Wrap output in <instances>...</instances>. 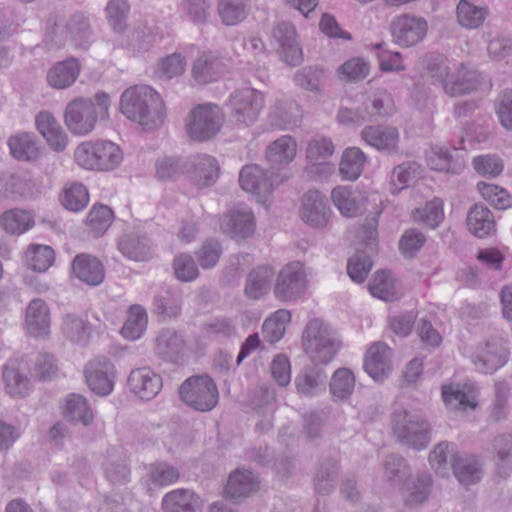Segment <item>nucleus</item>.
Segmentation results:
<instances>
[{
  "label": "nucleus",
  "mask_w": 512,
  "mask_h": 512,
  "mask_svg": "<svg viewBox=\"0 0 512 512\" xmlns=\"http://www.w3.org/2000/svg\"><path fill=\"white\" fill-rule=\"evenodd\" d=\"M120 110L131 121L153 129L164 119L165 104L154 89L147 85H137L123 92Z\"/></svg>",
  "instance_id": "obj_1"
},
{
  "label": "nucleus",
  "mask_w": 512,
  "mask_h": 512,
  "mask_svg": "<svg viewBox=\"0 0 512 512\" xmlns=\"http://www.w3.org/2000/svg\"><path fill=\"white\" fill-rule=\"evenodd\" d=\"M110 104V96L104 91L97 92L94 99H74L66 106L65 124L72 134L85 136L94 130L98 118L108 117Z\"/></svg>",
  "instance_id": "obj_2"
},
{
  "label": "nucleus",
  "mask_w": 512,
  "mask_h": 512,
  "mask_svg": "<svg viewBox=\"0 0 512 512\" xmlns=\"http://www.w3.org/2000/svg\"><path fill=\"white\" fill-rule=\"evenodd\" d=\"M302 343L305 353L314 364L327 365L341 348L337 332L323 320H310L303 332Z\"/></svg>",
  "instance_id": "obj_3"
},
{
  "label": "nucleus",
  "mask_w": 512,
  "mask_h": 512,
  "mask_svg": "<svg viewBox=\"0 0 512 512\" xmlns=\"http://www.w3.org/2000/svg\"><path fill=\"white\" fill-rule=\"evenodd\" d=\"M75 161L85 169L109 171L123 160L121 148L108 140L86 141L74 152Z\"/></svg>",
  "instance_id": "obj_4"
},
{
  "label": "nucleus",
  "mask_w": 512,
  "mask_h": 512,
  "mask_svg": "<svg viewBox=\"0 0 512 512\" xmlns=\"http://www.w3.org/2000/svg\"><path fill=\"white\" fill-rule=\"evenodd\" d=\"M428 70L439 81L444 92L450 97L470 94L479 84V74L465 64L452 69L443 61L429 63Z\"/></svg>",
  "instance_id": "obj_5"
},
{
  "label": "nucleus",
  "mask_w": 512,
  "mask_h": 512,
  "mask_svg": "<svg viewBox=\"0 0 512 512\" xmlns=\"http://www.w3.org/2000/svg\"><path fill=\"white\" fill-rule=\"evenodd\" d=\"M183 403L195 411H211L218 403L219 392L214 380L208 375L188 377L179 387Z\"/></svg>",
  "instance_id": "obj_6"
},
{
  "label": "nucleus",
  "mask_w": 512,
  "mask_h": 512,
  "mask_svg": "<svg viewBox=\"0 0 512 512\" xmlns=\"http://www.w3.org/2000/svg\"><path fill=\"white\" fill-rule=\"evenodd\" d=\"M393 430L398 440L416 450L424 449L431 440V428L420 414L402 410L393 414Z\"/></svg>",
  "instance_id": "obj_7"
},
{
  "label": "nucleus",
  "mask_w": 512,
  "mask_h": 512,
  "mask_svg": "<svg viewBox=\"0 0 512 512\" xmlns=\"http://www.w3.org/2000/svg\"><path fill=\"white\" fill-rule=\"evenodd\" d=\"M224 116L216 104L205 103L196 106L189 113L186 129L189 137L195 141H208L221 129Z\"/></svg>",
  "instance_id": "obj_8"
},
{
  "label": "nucleus",
  "mask_w": 512,
  "mask_h": 512,
  "mask_svg": "<svg viewBox=\"0 0 512 512\" xmlns=\"http://www.w3.org/2000/svg\"><path fill=\"white\" fill-rule=\"evenodd\" d=\"M308 280L304 265L293 261L278 272L274 287V297L281 302H295L302 298L307 290Z\"/></svg>",
  "instance_id": "obj_9"
},
{
  "label": "nucleus",
  "mask_w": 512,
  "mask_h": 512,
  "mask_svg": "<svg viewBox=\"0 0 512 512\" xmlns=\"http://www.w3.org/2000/svg\"><path fill=\"white\" fill-rule=\"evenodd\" d=\"M263 105L262 94L251 88L235 91L230 95L228 103L232 120L239 126L253 124L257 120Z\"/></svg>",
  "instance_id": "obj_10"
},
{
  "label": "nucleus",
  "mask_w": 512,
  "mask_h": 512,
  "mask_svg": "<svg viewBox=\"0 0 512 512\" xmlns=\"http://www.w3.org/2000/svg\"><path fill=\"white\" fill-rule=\"evenodd\" d=\"M428 23L422 17L403 14L391 22L393 41L402 47H412L420 43L426 36Z\"/></svg>",
  "instance_id": "obj_11"
},
{
  "label": "nucleus",
  "mask_w": 512,
  "mask_h": 512,
  "mask_svg": "<svg viewBox=\"0 0 512 512\" xmlns=\"http://www.w3.org/2000/svg\"><path fill=\"white\" fill-rule=\"evenodd\" d=\"M85 378L89 388L100 396L110 394L114 387L115 367L104 356H98L85 366Z\"/></svg>",
  "instance_id": "obj_12"
},
{
  "label": "nucleus",
  "mask_w": 512,
  "mask_h": 512,
  "mask_svg": "<svg viewBox=\"0 0 512 512\" xmlns=\"http://www.w3.org/2000/svg\"><path fill=\"white\" fill-rule=\"evenodd\" d=\"M272 39L278 44L283 61L291 66L302 62L303 54L296 39V29L289 22H279L272 29Z\"/></svg>",
  "instance_id": "obj_13"
},
{
  "label": "nucleus",
  "mask_w": 512,
  "mask_h": 512,
  "mask_svg": "<svg viewBox=\"0 0 512 512\" xmlns=\"http://www.w3.org/2000/svg\"><path fill=\"white\" fill-rule=\"evenodd\" d=\"M255 228L254 214L244 204H238L229 210L221 224V229L225 234L239 238L250 237L255 232Z\"/></svg>",
  "instance_id": "obj_14"
},
{
  "label": "nucleus",
  "mask_w": 512,
  "mask_h": 512,
  "mask_svg": "<svg viewBox=\"0 0 512 512\" xmlns=\"http://www.w3.org/2000/svg\"><path fill=\"white\" fill-rule=\"evenodd\" d=\"M392 351L384 342H375L368 348L364 369L376 382L384 381L392 371Z\"/></svg>",
  "instance_id": "obj_15"
},
{
  "label": "nucleus",
  "mask_w": 512,
  "mask_h": 512,
  "mask_svg": "<svg viewBox=\"0 0 512 512\" xmlns=\"http://www.w3.org/2000/svg\"><path fill=\"white\" fill-rule=\"evenodd\" d=\"M239 183L243 190L265 197L272 193L280 181L277 176L268 175L259 165L250 164L241 169Z\"/></svg>",
  "instance_id": "obj_16"
},
{
  "label": "nucleus",
  "mask_w": 512,
  "mask_h": 512,
  "mask_svg": "<svg viewBox=\"0 0 512 512\" xmlns=\"http://www.w3.org/2000/svg\"><path fill=\"white\" fill-rule=\"evenodd\" d=\"M90 36V26L83 17L71 19L65 27L57 26L51 33L52 41L56 47L64 46L69 39L71 44L81 49L88 48Z\"/></svg>",
  "instance_id": "obj_17"
},
{
  "label": "nucleus",
  "mask_w": 512,
  "mask_h": 512,
  "mask_svg": "<svg viewBox=\"0 0 512 512\" xmlns=\"http://www.w3.org/2000/svg\"><path fill=\"white\" fill-rule=\"evenodd\" d=\"M508 355L509 352L502 343L489 341L484 346L477 348L471 360L476 370L484 374H491L506 364Z\"/></svg>",
  "instance_id": "obj_18"
},
{
  "label": "nucleus",
  "mask_w": 512,
  "mask_h": 512,
  "mask_svg": "<svg viewBox=\"0 0 512 512\" xmlns=\"http://www.w3.org/2000/svg\"><path fill=\"white\" fill-rule=\"evenodd\" d=\"M260 486L258 476L249 469L238 468L231 472L225 489V497L234 501H240L255 493Z\"/></svg>",
  "instance_id": "obj_19"
},
{
  "label": "nucleus",
  "mask_w": 512,
  "mask_h": 512,
  "mask_svg": "<svg viewBox=\"0 0 512 512\" xmlns=\"http://www.w3.org/2000/svg\"><path fill=\"white\" fill-rule=\"evenodd\" d=\"M328 375L320 365L313 364L303 368L295 377L297 392L305 397L318 396L325 392Z\"/></svg>",
  "instance_id": "obj_20"
},
{
  "label": "nucleus",
  "mask_w": 512,
  "mask_h": 512,
  "mask_svg": "<svg viewBox=\"0 0 512 512\" xmlns=\"http://www.w3.org/2000/svg\"><path fill=\"white\" fill-rule=\"evenodd\" d=\"M131 391L143 400H151L162 388L161 377L148 367L132 370L128 377Z\"/></svg>",
  "instance_id": "obj_21"
},
{
  "label": "nucleus",
  "mask_w": 512,
  "mask_h": 512,
  "mask_svg": "<svg viewBox=\"0 0 512 512\" xmlns=\"http://www.w3.org/2000/svg\"><path fill=\"white\" fill-rule=\"evenodd\" d=\"M361 138L368 145L387 153L398 152L399 132L392 126H367Z\"/></svg>",
  "instance_id": "obj_22"
},
{
  "label": "nucleus",
  "mask_w": 512,
  "mask_h": 512,
  "mask_svg": "<svg viewBox=\"0 0 512 512\" xmlns=\"http://www.w3.org/2000/svg\"><path fill=\"white\" fill-rule=\"evenodd\" d=\"M73 274L90 286H98L105 278V268L102 262L90 254H79L72 262Z\"/></svg>",
  "instance_id": "obj_23"
},
{
  "label": "nucleus",
  "mask_w": 512,
  "mask_h": 512,
  "mask_svg": "<svg viewBox=\"0 0 512 512\" xmlns=\"http://www.w3.org/2000/svg\"><path fill=\"white\" fill-rule=\"evenodd\" d=\"M425 159L430 169L451 174H460L465 164L458 154L453 155L448 148L433 145L425 152Z\"/></svg>",
  "instance_id": "obj_24"
},
{
  "label": "nucleus",
  "mask_w": 512,
  "mask_h": 512,
  "mask_svg": "<svg viewBox=\"0 0 512 512\" xmlns=\"http://www.w3.org/2000/svg\"><path fill=\"white\" fill-rule=\"evenodd\" d=\"M7 145L13 158L18 161H35L41 155L39 140L32 132H18L11 135Z\"/></svg>",
  "instance_id": "obj_25"
},
{
  "label": "nucleus",
  "mask_w": 512,
  "mask_h": 512,
  "mask_svg": "<svg viewBox=\"0 0 512 512\" xmlns=\"http://www.w3.org/2000/svg\"><path fill=\"white\" fill-rule=\"evenodd\" d=\"M35 124L37 130L47 141L51 149L59 152L66 148L68 143L67 135L59 122L50 112H40L36 116Z\"/></svg>",
  "instance_id": "obj_26"
},
{
  "label": "nucleus",
  "mask_w": 512,
  "mask_h": 512,
  "mask_svg": "<svg viewBox=\"0 0 512 512\" xmlns=\"http://www.w3.org/2000/svg\"><path fill=\"white\" fill-rule=\"evenodd\" d=\"M25 324L30 335L45 338L50 333V313L47 304L41 299L30 301L26 309Z\"/></svg>",
  "instance_id": "obj_27"
},
{
  "label": "nucleus",
  "mask_w": 512,
  "mask_h": 512,
  "mask_svg": "<svg viewBox=\"0 0 512 512\" xmlns=\"http://www.w3.org/2000/svg\"><path fill=\"white\" fill-rule=\"evenodd\" d=\"M329 207L324 196L316 191L306 192L302 199L301 218L311 226L322 227L328 220Z\"/></svg>",
  "instance_id": "obj_28"
},
{
  "label": "nucleus",
  "mask_w": 512,
  "mask_h": 512,
  "mask_svg": "<svg viewBox=\"0 0 512 512\" xmlns=\"http://www.w3.org/2000/svg\"><path fill=\"white\" fill-rule=\"evenodd\" d=\"M225 72V64L216 54L202 52L192 66V76L197 83L206 84L218 80Z\"/></svg>",
  "instance_id": "obj_29"
},
{
  "label": "nucleus",
  "mask_w": 512,
  "mask_h": 512,
  "mask_svg": "<svg viewBox=\"0 0 512 512\" xmlns=\"http://www.w3.org/2000/svg\"><path fill=\"white\" fill-rule=\"evenodd\" d=\"M190 177L199 187L213 185L219 175L217 160L207 154H197L190 158Z\"/></svg>",
  "instance_id": "obj_30"
},
{
  "label": "nucleus",
  "mask_w": 512,
  "mask_h": 512,
  "mask_svg": "<svg viewBox=\"0 0 512 512\" xmlns=\"http://www.w3.org/2000/svg\"><path fill=\"white\" fill-rule=\"evenodd\" d=\"M467 229L477 238H486L496 230L494 215L483 204H474L466 217Z\"/></svg>",
  "instance_id": "obj_31"
},
{
  "label": "nucleus",
  "mask_w": 512,
  "mask_h": 512,
  "mask_svg": "<svg viewBox=\"0 0 512 512\" xmlns=\"http://www.w3.org/2000/svg\"><path fill=\"white\" fill-rule=\"evenodd\" d=\"M275 272L270 265H260L249 272L246 278L244 294L251 300H259L271 288Z\"/></svg>",
  "instance_id": "obj_32"
},
{
  "label": "nucleus",
  "mask_w": 512,
  "mask_h": 512,
  "mask_svg": "<svg viewBox=\"0 0 512 512\" xmlns=\"http://www.w3.org/2000/svg\"><path fill=\"white\" fill-rule=\"evenodd\" d=\"M363 108L368 121H378L395 113L393 98L384 89L376 90L368 95L363 102Z\"/></svg>",
  "instance_id": "obj_33"
},
{
  "label": "nucleus",
  "mask_w": 512,
  "mask_h": 512,
  "mask_svg": "<svg viewBox=\"0 0 512 512\" xmlns=\"http://www.w3.org/2000/svg\"><path fill=\"white\" fill-rule=\"evenodd\" d=\"M184 347L182 336L173 329L160 331L155 339V353L165 361L177 362Z\"/></svg>",
  "instance_id": "obj_34"
},
{
  "label": "nucleus",
  "mask_w": 512,
  "mask_h": 512,
  "mask_svg": "<svg viewBox=\"0 0 512 512\" xmlns=\"http://www.w3.org/2000/svg\"><path fill=\"white\" fill-rule=\"evenodd\" d=\"M297 144L289 135H283L266 149V159L272 168L280 169L289 164L296 156Z\"/></svg>",
  "instance_id": "obj_35"
},
{
  "label": "nucleus",
  "mask_w": 512,
  "mask_h": 512,
  "mask_svg": "<svg viewBox=\"0 0 512 512\" xmlns=\"http://www.w3.org/2000/svg\"><path fill=\"white\" fill-rule=\"evenodd\" d=\"M118 249L123 256L133 261H148L153 255L150 240L145 236L135 234H127L120 237Z\"/></svg>",
  "instance_id": "obj_36"
},
{
  "label": "nucleus",
  "mask_w": 512,
  "mask_h": 512,
  "mask_svg": "<svg viewBox=\"0 0 512 512\" xmlns=\"http://www.w3.org/2000/svg\"><path fill=\"white\" fill-rule=\"evenodd\" d=\"M147 326L148 314L146 309L139 304H133L126 311V318L120 334L126 340L136 341L145 334Z\"/></svg>",
  "instance_id": "obj_37"
},
{
  "label": "nucleus",
  "mask_w": 512,
  "mask_h": 512,
  "mask_svg": "<svg viewBox=\"0 0 512 512\" xmlns=\"http://www.w3.org/2000/svg\"><path fill=\"white\" fill-rule=\"evenodd\" d=\"M162 506L165 512H201L199 497L188 489L167 493L162 500Z\"/></svg>",
  "instance_id": "obj_38"
},
{
  "label": "nucleus",
  "mask_w": 512,
  "mask_h": 512,
  "mask_svg": "<svg viewBox=\"0 0 512 512\" xmlns=\"http://www.w3.org/2000/svg\"><path fill=\"white\" fill-rule=\"evenodd\" d=\"M103 467L106 479L113 485H125L130 481V467L121 451H108Z\"/></svg>",
  "instance_id": "obj_39"
},
{
  "label": "nucleus",
  "mask_w": 512,
  "mask_h": 512,
  "mask_svg": "<svg viewBox=\"0 0 512 512\" xmlns=\"http://www.w3.org/2000/svg\"><path fill=\"white\" fill-rule=\"evenodd\" d=\"M80 72V64L76 58H70L57 63L47 74L50 86L56 89H64L71 86Z\"/></svg>",
  "instance_id": "obj_40"
},
{
  "label": "nucleus",
  "mask_w": 512,
  "mask_h": 512,
  "mask_svg": "<svg viewBox=\"0 0 512 512\" xmlns=\"http://www.w3.org/2000/svg\"><path fill=\"white\" fill-rule=\"evenodd\" d=\"M452 468L455 477L465 486L477 483L482 476L480 463L471 455H454Z\"/></svg>",
  "instance_id": "obj_41"
},
{
  "label": "nucleus",
  "mask_w": 512,
  "mask_h": 512,
  "mask_svg": "<svg viewBox=\"0 0 512 512\" xmlns=\"http://www.w3.org/2000/svg\"><path fill=\"white\" fill-rule=\"evenodd\" d=\"M355 382V375L350 369L338 368L335 370L329 382L332 399L336 402L349 400L354 392Z\"/></svg>",
  "instance_id": "obj_42"
},
{
  "label": "nucleus",
  "mask_w": 512,
  "mask_h": 512,
  "mask_svg": "<svg viewBox=\"0 0 512 512\" xmlns=\"http://www.w3.org/2000/svg\"><path fill=\"white\" fill-rule=\"evenodd\" d=\"M217 13L226 26H235L243 22L249 14V0H219Z\"/></svg>",
  "instance_id": "obj_43"
},
{
  "label": "nucleus",
  "mask_w": 512,
  "mask_h": 512,
  "mask_svg": "<svg viewBox=\"0 0 512 512\" xmlns=\"http://www.w3.org/2000/svg\"><path fill=\"white\" fill-rule=\"evenodd\" d=\"M339 464L333 458L323 460L314 476V488L318 494L328 495L334 488L338 477Z\"/></svg>",
  "instance_id": "obj_44"
},
{
  "label": "nucleus",
  "mask_w": 512,
  "mask_h": 512,
  "mask_svg": "<svg viewBox=\"0 0 512 512\" xmlns=\"http://www.w3.org/2000/svg\"><path fill=\"white\" fill-rule=\"evenodd\" d=\"M0 225L7 233L20 235L34 226V218L29 211L15 208L1 215Z\"/></svg>",
  "instance_id": "obj_45"
},
{
  "label": "nucleus",
  "mask_w": 512,
  "mask_h": 512,
  "mask_svg": "<svg viewBox=\"0 0 512 512\" xmlns=\"http://www.w3.org/2000/svg\"><path fill=\"white\" fill-rule=\"evenodd\" d=\"M3 379L11 396H24L30 387V379L16 360H10L4 368Z\"/></svg>",
  "instance_id": "obj_46"
},
{
  "label": "nucleus",
  "mask_w": 512,
  "mask_h": 512,
  "mask_svg": "<svg viewBox=\"0 0 512 512\" xmlns=\"http://www.w3.org/2000/svg\"><path fill=\"white\" fill-rule=\"evenodd\" d=\"M369 291L372 296L384 301L392 302L400 297L391 272L386 270H379L374 274L369 283Z\"/></svg>",
  "instance_id": "obj_47"
},
{
  "label": "nucleus",
  "mask_w": 512,
  "mask_h": 512,
  "mask_svg": "<svg viewBox=\"0 0 512 512\" xmlns=\"http://www.w3.org/2000/svg\"><path fill=\"white\" fill-rule=\"evenodd\" d=\"M299 117V107L291 100H277L269 113L271 124L281 129H285L289 125H296Z\"/></svg>",
  "instance_id": "obj_48"
},
{
  "label": "nucleus",
  "mask_w": 512,
  "mask_h": 512,
  "mask_svg": "<svg viewBox=\"0 0 512 512\" xmlns=\"http://www.w3.org/2000/svg\"><path fill=\"white\" fill-rule=\"evenodd\" d=\"M431 483V477L426 474L407 480L404 489L405 504L414 507L425 502L430 494Z\"/></svg>",
  "instance_id": "obj_49"
},
{
  "label": "nucleus",
  "mask_w": 512,
  "mask_h": 512,
  "mask_svg": "<svg viewBox=\"0 0 512 512\" xmlns=\"http://www.w3.org/2000/svg\"><path fill=\"white\" fill-rule=\"evenodd\" d=\"M365 154L357 147L347 148L341 158L339 171L343 179L355 181L362 173Z\"/></svg>",
  "instance_id": "obj_50"
},
{
  "label": "nucleus",
  "mask_w": 512,
  "mask_h": 512,
  "mask_svg": "<svg viewBox=\"0 0 512 512\" xmlns=\"http://www.w3.org/2000/svg\"><path fill=\"white\" fill-rule=\"evenodd\" d=\"M64 417L74 423H82L88 426L94 418L86 399L78 394H70L66 399Z\"/></svg>",
  "instance_id": "obj_51"
},
{
  "label": "nucleus",
  "mask_w": 512,
  "mask_h": 512,
  "mask_svg": "<svg viewBox=\"0 0 512 512\" xmlns=\"http://www.w3.org/2000/svg\"><path fill=\"white\" fill-rule=\"evenodd\" d=\"M291 314L288 310L280 309L273 316L266 319L262 325L264 339L270 344L278 342L285 334V324L289 322Z\"/></svg>",
  "instance_id": "obj_52"
},
{
  "label": "nucleus",
  "mask_w": 512,
  "mask_h": 512,
  "mask_svg": "<svg viewBox=\"0 0 512 512\" xmlns=\"http://www.w3.org/2000/svg\"><path fill=\"white\" fill-rule=\"evenodd\" d=\"M487 14L486 8L477 7L466 0H460L457 5L458 22L465 28H478L484 22Z\"/></svg>",
  "instance_id": "obj_53"
},
{
  "label": "nucleus",
  "mask_w": 512,
  "mask_h": 512,
  "mask_svg": "<svg viewBox=\"0 0 512 512\" xmlns=\"http://www.w3.org/2000/svg\"><path fill=\"white\" fill-rule=\"evenodd\" d=\"M477 189L481 196L495 209L505 210L512 206V195L498 185L479 182Z\"/></svg>",
  "instance_id": "obj_54"
},
{
  "label": "nucleus",
  "mask_w": 512,
  "mask_h": 512,
  "mask_svg": "<svg viewBox=\"0 0 512 512\" xmlns=\"http://www.w3.org/2000/svg\"><path fill=\"white\" fill-rule=\"evenodd\" d=\"M89 202L87 188L81 183H72L66 187L61 196L62 205L73 212L83 210Z\"/></svg>",
  "instance_id": "obj_55"
},
{
  "label": "nucleus",
  "mask_w": 512,
  "mask_h": 512,
  "mask_svg": "<svg viewBox=\"0 0 512 512\" xmlns=\"http://www.w3.org/2000/svg\"><path fill=\"white\" fill-rule=\"evenodd\" d=\"M62 332L71 342L85 344L89 338V327L80 317L69 314L63 318Z\"/></svg>",
  "instance_id": "obj_56"
},
{
  "label": "nucleus",
  "mask_w": 512,
  "mask_h": 512,
  "mask_svg": "<svg viewBox=\"0 0 512 512\" xmlns=\"http://www.w3.org/2000/svg\"><path fill=\"white\" fill-rule=\"evenodd\" d=\"M413 217L430 228H436L444 219L443 202L434 198L425 207L416 209Z\"/></svg>",
  "instance_id": "obj_57"
},
{
  "label": "nucleus",
  "mask_w": 512,
  "mask_h": 512,
  "mask_svg": "<svg viewBox=\"0 0 512 512\" xmlns=\"http://www.w3.org/2000/svg\"><path fill=\"white\" fill-rule=\"evenodd\" d=\"M113 220L112 210L105 206H93L87 215V225L95 236L103 235Z\"/></svg>",
  "instance_id": "obj_58"
},
{
  "label": "nucleus",
  "mask_w": 512,
  "mask_h": 512,
  "mask_svg": "<svg viewBox=\"0 0 512 512\" xmlns=\"http://www.w3.org/2000/svg\"><path fill=\"white\" fill-rule=\"evenodd\" d=\"M185 69V57L180 53H173L158 61L155 73L160 78L172 79L182 75Z\"/></svg>",
  "instance_id": "obj_59"
},
{
  "label": "nucleus",
  "mask_w": 512,
  "mask_h": 512,
  "mask_svg": "<svg viewBox=\"0 0 512 512\" xmlns=\"http://www.w3.org/2000/svg\"><path fill=\"white\" fill-rule=\"evenodd\" d=\"M27 257L33 270L45 272L53 264L55 253L50 246L33 244L27 250Z\"/></svg>",
  "instance_id": "obj_60"
},
{
  "label": "nucleus",
  "mask_w": 512,
  "mask_h": 512,
  "mask_svg": "<svg viewBox=\"0 0 512 512\" xmlns=\"http://www.w3.org/2000/svg\"><path fill=\"white\" fill-rule=\"evenodd\" d=\"M331 198L334 205L344 216L353 217L360 209L358 201L348 187L338 186L334 188L331 192Z\"/></svg>",
  "instance_id": "obj_61"
},
{
  "label": "nucleus",
  "mask_w": 512,
  "mask_h": 512,
  "mask_svg": "<svg viewBox=\"0 0 512 512\" xmlns=\"http://www.w3.org/2000/svg\"><path fill=\"white\" fill-rule=\"evenodd\" d=\"M420 166L413 161L404 162L395 167L391 174L393 193L407 188L418 176Z\"/></svg>",
  "instance_id": "obj_62"
},
{
  "label": "nucleus",
  "mask_w": 512,
  "mask_h": 512,
  "mask_svg": "<svg viewBox=\"0 0 512 512\" xmlns=\"http://www.w3.org/2000/svg\"><path fill=\"white\" fill-rule=\"evenodd\" d=\"M180 6L185 17L194 24H204L210 16V0H182Z\"/></svg>",
  "instance_id": "obj_63"
},
{
  "label": "nucleus",
  "mask_w": 512,
  "mask_h": 512,
  "mask_svg": "<svg viewBox=\"0 0 512 512\" xmlns=\"http://www.w3.org/2000/svg\"><path fill=\"white\" fill-rule=\"evenodd\" d=\"M148 476L152 484L156 487H163L175 483L179 479V471L165 463L151 464L148 469Z\"/></svg>",
  "instance_id": "obj_64"
}]
</instances>
